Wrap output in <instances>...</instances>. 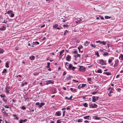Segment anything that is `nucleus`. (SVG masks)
Returning a JSON list of instances; mask_svg holds the SVG:
<instances>
[{
	"instance_id": "4",
	"label": "nucleus",
	"mask_w": 123,
	"mask_h": 123,
	"mask_svg": "<svg viewBox=\"0 0 123 123\" xmlns=\"http://www.w3.org/2000/svg\"><path fill=\"white\" fill-rule=\"evenodd\" d=\"M86 68L83 67L82 66H80L79 68V71H84L85 70Z\"/></svg>"
},
{
	"instance_id": "17",
	"label": "nucleus",
	"mask_w": 123,
	"mask_h": 123,
	"mask_svg": "<svg viewBox=\"0 0 123 123\" xmlns=\"http://www.w3.org/2000/svg\"><path fill=\"white\" fill-rule=\"evenodd\" d=\"M104 74H106L107 75H110L111 74V73L110 72H104Z\"/></svg>"
},
{
	"instance_id": "5",
	"label": "nucleus",
	"mask_w": 123,
	"mask_h": 123,
	"mask_svg": "<svg viewBox=\"0 0 123 123\" xmlns=\"http://www.w3.org/2000/svg\"><path fill=\"white\" fill-rule=\"evenodd\" d=\"M86 85V84H80L78 86V88L79 89H80L81 88L85 86Z\"/></svg>"
},
{
	"instance_id": "64",
	"label": "nucleus",
	"mask_w": 123,
	"mask_h": 123,
	"mask_svg": "<svg viewBox=\"0 0 123 123\" xmlns=\"http://www.w3.org/2000/svg\"><path fill=\"white\" fill-rule=\"evenodd\" d=\"M23 122L22 121V119L20 120V121L19 123H23Z\"/></svg>"
},
{
	"instance_id": "13",
	"label": "nucleus",
	"mask_w": 123,
	"mask_h": 123,
	"mask_svg": "<svg viewBox=\"0 0 123 123\" xmlns=\"http://www.w3.org/2000/svg\"><path fill=\"white\" fill-rule=\"evenodd\" d=\"M35 58V57L34 56L32 55L29 57L30 59L31 60H34Z\"/></svg>"
},
{
	"instance_id": "59",
	"label": "nucleus",
	"mask_w": 123,
	"mask_h": 123,
	"mask_svg": "<svg viewBox=\"0 0 123 123\" xmlns=\"http://www.w3.org/2000/svg\"><path fill=\"white\" fill-rule=\"evenodd\" d=\"M7 21H6V22L5 21V20H4V21L3 22H2V23H5L6 24L7 22Z\"/></svg>"
},
{
	"instance_id": "16",
	"label": "nucleus",
	"mask_w": 123,
	"mask_h": 123,
	"mask_svg": "<svg viewBox=\"0 0 123 123\" xmlns=\"http://www.w3.org/2000/svg\"><path fill=\"white\" fill-rule=\"evenodd\" d=\"M5 90H6V92L7 93H8L9 92V90L7 89V87H6L5 88Z\"/></svg>"
},
{
	"instance_id": "25",
	"label": "nucleus",
	"mask_w": 123,
	"mask_h": 123,
	"mask_svg": "<svg viewBox=\"0 0 123 123\" xmlns=\"http://www.w3.org/2000/svg\"><path fill=\"white\" fill-rule=\"evenodd\" d=\"M119 58L120 59L121 58V59L123 60V55L122 54H121V55H120Z\"/></svg>"
},
{
	"instance_id": "62",
	"label": "nucleus",
	"mask_w": 123,
	"mask_h": 123,
	"mask_svg": "<svg viewBox=\"0 0 123 123\" xmlns=\"http://www.w3.org/2000/svg\"><path fill=\"white\" fill-rule=\"evenodd\" d=\"M72 96L71 95L69 98L70 100H72Z\"/></svg>"
},
{
	"instance_id": "24",
	"label": "nucleus",
	"mask_w": 123,
	"mask_h": 123,
	"mask_svg": "<svg viewBox=\"0 0 123 123\" xmlns=\"http://www.w3.org/2000/svg\"><path fill=\"white\" fill-rule=\"evenodd\" d=\"M64 49L62 50V51L60 53V56H61L62 54L64 52Z\"/></svg>"
},
{
	"instance_id": "27",
	"label": "nucleus",
	"mask_w": 123,
	"mask_h": 123,
	"mask_svg": "<svg viewBox=\"0 0 123 123\" xmlns=\"http://www.w3.org/2000/svg\"><path fill=\"white\" fill-rule=\"evenodd\" d=\"M83 105L85 107H88V105L86 103H85L83 104Z\"/></svg>"
},
{
	"instance_id": "12",
	"label": "nucleus",
	"mask_w": 123,
	"mask_h": 123,
	"mask_svg": "<svg viewBox=\"0 0 123 123\" xmlns=\"http://www.w3.org/2000/svg\"><path fill=\"white\" fill-rule=\"evenodd\" d=\"M118 61L117 60L115 61V63L114 65V66L115 67H116L118 65Z\"/></svg>"
},
{
	"instance_id": "10",
	"label": "nucleus",
	"mask_w": 123,
	"mask_h": 123,
	"mask_svg": "<svg viewBox=\"0 0 123 123\" xmlns=\"http://www.w3.org/2000/svg\"><path fill=\"white\" fill-rule=\"evenodd\" d=\"M6 28L4 26H2L0 28V30L1 31H4L6 29Z\"/></svg>"
},
{
	"instance_id": "34",
	"label": "nucleus",
	"mask_w": 123,
	"mask_h": 123,
	"mask_svg": "<svg viewBox=\"0 0 123 123\" xmlns=\"http://www.w3.org/2000/svg\"><path fill=\"white\" fill-rule=\"evenodd\" d=\"M98 92V91H96L95 92H92V94L93 95H94V94H96V93H97Z\"/></svg>"
},
{
	"instance_id": "31",
	"label": "nucleus",
	"mask_w": 123,
	"mask_h": 123,
	"mask_svg": "<svg viewBox=\"0 0 123 123\" xmlns=\"http://www.w3.org/2000/svg\"><path fill=\"white\" fill-rule=\"evenodd\" d=\"M68 31H67V30H66L65 31V32H64V33L63 34V35L64 36H65L66 35V33L67 32L68 33Z\"/></svg>"
},
{
	"instance_id": "36",
	"label": "nucleus",
	"mask_w": 123,
	"mask_h": 123,
	"mask_svg": "<svg viewBox=\"0 0 123 123\" xmlns=\"http://www.w3.org/2000/svg\"><path fill=\"white\" fill-rule=\"evenodd\" d=\"M11 17H13L14 16V14L12 12V13H11Z\"/></svg>"
},
{
	"instance_id": "40",
	"label": "nucleus",
	"mask_w": 123,
	"mask_h": 123,
	"mask_svg": "<svg viewBox=\"0 0 123 123\" xmlns=\"http://www.w3.org/2000/svg\"><path fill=\"white\" fill-rule=\"evenodd\" d=\"M95 119L96 120H99L100 119V118L97 117H94Z\"/></svg>"
},
{
	"instance_id": "56",
	"label": "nucleus",
	"mask_w": 123,
	"mask_h": 123,
	"mask_svg": "<svg viewBox=\"0 0 123 123\" xmlns=\"http://www.w3.org/2000/svg\"><path fill=\"white\" fill-rule=\"evenodd\" d=\"M3 100L4 102H5L6 103L7 100H6L5 99L3 98Z\"/></svg>"
},
{
	"instance_id": "50",
	"label": "nucleus",
	"mask_w": 123,
	"mask_h": 123,
	"mask_svg": "<svg viewBox=\"0 0 123 123\" xmlns=\"http://www.w3.org/2000/svg\"><path fill=\"white\" fill-rule=\"evenodd\" d=\"M91 46L92 47L95 48L96 46L95 45H94L93 44H91Z\"/></svg>"
},
{
	"instance_id": "18",
	"label": "nucleus",
	"mask_w": 123,
	"mask_h": 123,
	"mask_svg": "<svg viewBox=\"0 0 123 123\" xmlns=\"http://www.w3.org/2000/svg\"><path fill=\"white\" fill-rule=\"evenodd\" d=\"M106 43L105 41H102L100 42V44H102L104 45H105L106 44Z\"/></svg>"
},
{
	"instance_id": "29",
	"label": "nucleus",
	"mask_w": 123,
	"mask_h": 123,
	"mask_svg": "<svg viewBox=\"0 0 123 123\" xmlns=\"http://www.w3.org/2000/svg\"><path fill=\"white\" fill-rule=\"evenodd\" d=\"M4 52V51L3 49H0V54L2 53H3Z\"/></svg>"
},
{
	"instance_id": "7",
	"label": "nucleus",
	"mask_w": 123,
	"mask_h": 123,
	"mask_svg": "<svg viewBox=\"0 0 123 123\" xmlns=\"http://www.w3.org/2000/svg\"><path fill=\"white\" fill-rule=\"evenodd\" d=\"M55 115L57 116H60L61 115V112L59 111H58L55 113Z\"/></svg>"
},
{
	"instance_id": "19",
	"label": "nucleus",
	"mask_w": 123,
	"mask_h": 123,
	"mask_svg": "<svg viewBox=\"0 0 123 123\" xmlns=\"http://www.w3.org/2000/svg\"><path fill=\"white\" fill-rule=\"evenodd\" d=\"M89 43V42H88L87 41H86L85 42V43L84 44L85 46H87V45Z\"/></svg>"
},
{
	"instance_id": "42",
	"label": "nucleus",
	"mask_w": 123,
	"mask_h": 123,
	"mask_svg": "<svg viewBox=\"0 0 123 123\" xmlns=\"http://www.w3.org/2000/svg\"><path fill=\"white\" fill-rule=\"evenodd\" d=\"M95 54L96 55H97L98 56H99V55L98 53V51H97L95 52Z\"/></svg>"
},
{
	"instance_id": "28",
	"label": "nucleus",
	"mask_w": 123,
	"mask_h": 123,
	"mask_svg": "<svg viewBox=\"0 0 123 123\" xmlns=\"http://www.w3.org/2000/svg\"><path fill=\"white\" fill-rule=\"evenodd\" d=\"M33 44L35 45L38 44H39V43L38 42H33Z\"/></svg>"
},
{
	"instance_id": "45",
	"label": "nucleus",
	"mask_w": 123,
	"mask_h": 123,
	"mask_svg": "<svg viewBox=\"0 0 123 123\" xmlns=\"http://www.w3.org/2000/svg\"><path fill=\"white\" fill-rule=\"evenodd\" d=\"M91 78H87V81L89 82L90 81H91Z\"/></svg>"
},
{
	"instance_id": "22",
	"label": "nucleus",
	"mask_w": 123,
	"mask_h": 123,
	"mask_svg": "<svg viewBox=\"0 0 123 123\" xmlns=\"http://www.w3.org/2000/svg\"><path fill=\"white\" fill-rule=\"evenodd\" d=\"M12 11L11 10H10V11H8L6 13H5V14H6L7 13V14H11V13H12Z\"/></svg>"
},
{
	"instance_id": "61",
	"label": "nucleus",
	"mask_w": 123,
	"mask_h": 123,
	"mask_svg": "<svg viewBox=\"0 0 123 123\" xmlns=\"http://www.w3.org/2000/svg\"><path fill=\"white\" fill-rule=\"evenodd\" d=\"M66 74V72L65 71L63 73V76H64Z\"/></svg>"
},
{
	"instance_id": "54",
	"label": "nucleus",
	"mask_w": 123,
	"mask_h": 123,
	"mask_svg": "<svg viewBox=\"0 0 123 123\" xmlns=\"http://www.w3.org/2000/svg\"><path fill=\"white\" fill-rule=\"evenodd\" d=\"M73 81H74V82H79V81H78V80L76 81L75 80H73Z\"/></svg>"
},
{
	"instance_id": "38",
	"label": "nucleus",
	"mask_w": 123,
	"mask_h": 123,
	"mask_svg": "<svg viewBox=\"0 0 123 123\" xmlns=\"http://www.w3.org/2000/svg\"><path fill=\"white\" fill-rule=\"evenodd\" d=\"M26 109L25 107L24 106H23L21 108V109L23 110H25Z\"/></svg>"
},
{
	"instance_id": "57",
	"label": "nucleus",
	"mask_w": 123,
	"mask_h": 123,
	"mask_svg": "<svg viewBox=\"0 0 123 123\" xmlns=\"http://www.w3.org/2000/svg\"><path fill=\"white\" fill-rule=\"evenodd\" d=\"M108 90H110V89H111V90H113V88H111V87H109L108 88Z\"/></svg>"
},
{
	"instance_id": "52",
	"label": "nucleus",
	"mask_w": 123,
	"mask_h": 123,
	"mask_svg": "<svg viewBox=\"0 0 123 123\" xmlns=\"http://www.w3.org/2000/svg\"><path fill=\"white\" fill-rule=\"evenodd\" d=\"M36 105H39H39H40V103L39 102H37L35 104Z\"/></svg>"
},
{
	"instance_id": "26",
	"label": "nucleus",
	"mask_w": 123,
	"mask_h": 123,
	"mask_svg": "<svg viewBox=\"0 0 123 123\" xmlns=\"http://www.w3.org/2000/svg\"><path fill=\"white\" fill-rule=\"evenodd\" d=\"M108 53L106 52H105L103 54V55L104 56H106L108 55Z\"/></svg>"
},
{
	"instance_id": "53",
	"label": "nucleus",
	"mask_w": 123,
	"mask_h": 123,
	"mask_svg": "<svg viewBox=\"0 0 123 123\" xmlns=\"http://www.w3.org/2000/svg\"><path fill=\"white\" fill-rule=\"evenodd\" d=\"M0 96L1 98H3L4 96V95L3 94H1L0 95Z\"/></svg>"
},
{
	"instance_id": "41",
	"label": "nucleus",
	"mask_w": 123,
	"mask_h": 123,
	"mask_svg": "<svg viewBox=\"0 0 123 123\" xmlns=\"http://www.w3.org/2000/svg\"><path fill=\"white\" fill-rule=\"evenodd\" d=\"M4 106L5 107V108H9V105H4Z\"/></svg>"
},
{
	"instance_id": "48",
	"label": "nucleus",
	"mask_w": 123,
	"mask_h": 123,
	"mask_svg": "<svg viewBox=\"0 0 123 123\" xmlns=\"http://www.w3.org/2000/svg\"><path fill=\"white\" fill-rule=\"evenodd\" d=\"M63 26L64 27H67L68 26V25L67 24H65L63 25Z\"/></svg>"
},
{
	"instance_id": "37",
	"label": "nucleus",
	"mask_w": 123,
	"mask_h": 123,
	"mask_svg": "<svg viewBox=\"0 0 123 123\" xmlns=\"http://www.w3.org/2000/svg\"><path fill=\"white\" fill-rule=\"evenodd\" d=\"M61 119H58L57 121V123H61Z\"/></svg>"
},
{
	"instance_id": "55",
	"label": "nucleus",
	"mask_w": 123,
	"mask_h": 123,
	"mask_svg": "<svg viewBox=\"0 0 123 123\" xmlns=\"http://www.w3.org/2000/svg\"><path fill=\"white\" fill-rule=\"evenodd\" d=\"M96 43H99L100 44V42H101L100 40H99V41H96Z\"/></svg>"
},
{
	"instance_id": "49",
	"label": "nucleus",
	"mask_w": 123,
	"mask_h": 123,
	"mask_svg": "<svg viewBox=\"0 0 123 123\" xmlns=\"http://www.w3.org/2000/svg\"><path fill=\"white\" fill-rule=\"evenodd\" d=\"M38 73H33V74L34 75H38Z\"/></svg>"
},
{
	"instance_id": "11",
	"label": "nucleus",
	"mask_w": 123,
	"mask_h": 123,
	"mask_svg": "<svg viewBox=\"0 0 123 123\" xmlns=\"http://www.w3.org/2000/svg\"><path fill=\"white\" fill-rule=\"evenodd\" d=\"M96 101L97 100L95 97V96H93L92 98V102H94Z\"/></svg>"
},
{
	"instance_id": "2",
	"label": "nucleus",
	"mask_w": 123,
	"mask_h": 123,
	"mask_svg": "<svg viewBox=\"0 0 123 123\" xmlns=\"http://www.w3.org/2000/svg\"><path fill=\"white\" fill-rule=\"evenodd\" d=\"M97 62L98 63L102 65L106 64L105 62L102 59L98 60L97 61Z\"/></svg>"
},
{
	"instance_id": "8",
	"label": "nucleus",
	"mask_w": 123,
	"mask_h": 123,
	"mask_svg": "<svg viewBox=\"0 0 123 123\" xmlns=\"http://www.w3.org/2000/svg\"><path fill=\"white\" fill-rule=\"evenodd\" d=\"M51 83L52 84H54V82L52 81L51 80H47V81L46 84L47 85H48L49 84H50Z\"/></svg>"
},
{
	"instance_id": "43",
	"label": "nucleus",
	"mask_w": 123,
	"mask_h": 123,
	"mask_svg": "<svg viewBox=\"0 0 123 123\" xmlns=\"http://www.w3.org/2000/svg\"><path fill=\"white\" fill-rule=\"evenodd\" d=\"M3 113H4V114L6 116H7L8 115V113H6V111H4Z\"/></svg>"
},
{
	"instance_id": "47",
	"label": "nucleus",
	"mask_w": 123,
	"mask_h": 123,
	"mask_svg": "<svg viewBox=\"0 0 123 123\" xmlns=\"http://www.w3.org/2000/svg\"><path fill=\"white\" fill-rule=\"evenodd\" d=\"M65 99H67V100H70V99L69 98H68L67 96L65 97Z\"/></svg>"
},
{
	"instance_id": "1",
	"label": "nucleus",
	"mask_w": 123,
	"mask_h": 123,
	"mask_svg": "<svg viewBox=\"0 0 123 123\" xmlns=\"http://www.w3.org/2000/svg\"><path fill=\"white\" fill-rule=\"evenodd\" d=\"M89 105L90 108H96L98 105L95 104H93L92 102H91L89 104Z\"/></svg>"
},
{
	"instance_id": "44",
	"label": "nucleus",
	"mask_w": 123,
	"mask_h": 123,
	"mask_svg": "<svg viewBox=\"0 0 123 123\" xmlns=\"http://www.w3.org/2000/svg\"><path fill=\"white\" fill-rule=\"evenodd\" d=\"M27 121V120L25 119L24 120H23L22 119V121H23V123H25V122H26Z\"/></svg>"
},
{
	"instance_id": "33",
	"label": "nucleus",
	"mask_w": 123,
	"mask_h": 123,
	"mask_svg": "<svg viewBox=\"0 0 123 123\" xmlns=\"http://www.w3.org/2000/svg\"><path fill=\"white\" fill-rule=\"evenodd\" d=\"M97 72L98 73H102V72L101 71V69H98L97 71Z\"/></svg>"
},
{
	"instance_id": "35",
	"label": "nucleus",
	"mask_w": 123,
	"mask_h": 123,
	"mask_svg": "<svg viewBox=\"0 0 123 123\" xmlns=\"http://www.w3.org/2000/svg\"><path fill=\"white\" fill-rule=\"evenodd\" d=\"M82 48V45H80L79 46L78 48V49H80L81 48Z\"/></svg>"
},
{
	"instance_id": "39",
	"label": "nucleus",
	"mask_w": 123,
	"mask_h": 123,
	"mask_svg": "<svg viewBox=\"0 0 123 123\" xmlns=\"http://www.w3.org/2000/svg\"><path fill=\"white\" fill-rule=\"evenodd\" d=\"M82 119H79L78 120V122H82Z\"/></svg>"
},
{
	"instance_id": "20",
	"label": "nucleus",
	"mask_w": 123,
	"mask_h": 123,
	"mask_svg": "<svg viewBox=\"0 0 123 123\" xmlns=\"http://www.w3.org/2000/svg\"><path fill=\"white\" fill-rule=\"evenodd\" d=\"M13 117H15V119L17 120H18V117L15 114H13Z\"/></svg>"
},
{
	"instance_id": "14",
	"label": "nucleus",
	"mask_w": 123,
	"mask_h": 123,
	"mask_svg": "<svg viewBox=\"0 0 123 123\" xmlns=\"http://www.w3.org/2000/svg\"><path fill=\"white\" fill-rule=\"evenodd\" d=\"M74 57H75V59L76 60H77V59H76V58L77 57H79L80 58V55L78 54H77L76 55H74Z\"/></svg>"
},
{
	"instance_id": "15",
	"label": "nucleus",
	"mask_w": 123,
	"mask_h": 123,
	"mask_svg": "<svg viewBox=\"0 0 123 123\" xmlns=\"http://www.w3.org/2000/svg\"><path fill=\"white\" fill-rule=\"evenodd\" d=\"M89 117H90V116H85L84 117H83V118L85 119H89Z\"/></svg>"
},
{
	"instance_id": "46",
	"label": "nucleus",
	"mask_w": 123,
	"mask_h": 123,
	"mask_svg": "<svg viewBox=\"0 0 123 123\" xmlns=\"http://www.w3.org/2000/svg\"><path fill=\"white\" fill-rule=\"evenodd\" d=\"M112 62V60L111 59H109L108 61V63H110Z\"/></svg>"
},
{
	"instance_id": "63",
	"label": "nucleus",
	"mask_w": 123,
	"mask_h": 123,
	"mask_svg": "<svg viewBox=\"0 0 123 123\" xmlns=\"http://www.w3.org/2000/svg\"><path fill=\"white\" fill-rule=\"evenodd\" d=\"M84 122L86 123H88L89 122L88 121L85 120L84 121Z\"/></svg>"
},
{
	"instance_id": "58",
	"label": "nucleus",
	"mask_w": 123,
	"mask_h": 123,
	"mask_svg": "<svg viewBox=\"0 0 123 123\" xmlns=\"http://www.w3.org/2000/svg\"><path fill=\"white\" fill-rule=\"evenodd\" d=\"M7 89H11V87L10 86H9L8 87H7Z\"/></svg>"
},
{
	"instance_id": "30",
	"label": "nucleus",
	"mask_w": 123,
	"mask_h": 123,
	"mask_svg": "<svg viewBox=\"0 0 123 123\" xmlns=\"http://www.w3.org/2000/svg\"><path fill=\"white\" fill-rule=\"evenodd\" d=\"M111 18V17L110 16H106L105 17V18L106 19H110Z\"/></svg>"
},
{
	"instance_id": "51",
	"label": "nucleus",
	"mask_w": 123,
	"mask_h": 123,
	"mask_svg": "<svg viewBox=\"0 0 123 123\" xmlns=\"http://www.w3.org/2000/svg\"><path fill=\"white\" fill-rule=\"evenodd\" d=\"M65 111H63V115H62V116H65Z\"/></svg>"
},
{
	"instance_id": "21",
	"label": "nucleus",
	"mask_w": 123,
	"mask_h": 123,
	"mask_svg": "<svg viewBox=\"0 0 123 123\" xmlns=\"http://www.w3.org/2000/svg\"><path fill=\"white\" fill-rule=\"evenodd\" d=\"M9 63V62H7V63H6L5 64L6 67L7 68L9 67V66H8V63Z\"/></svg>"
},
{
	"instance_id": "6",
	"label": "nucleus",
	"mask_w": 123,
	"mask_h": 123,
	"mask_svg": "<svg viewBox=\"0 0 123 123\" xmlns=\"http://www.w3.org/2000/svg\"><path fill=\"white\" fill-rule=\"evenodd\" d=\"M71 58V56L69 55H68L66 57V60L68 61H70Z\"/></svg>"
},
{
	"instance_id": "32",
	"label": "nucleus",
	"mask_w": 123,
	"mask_h": 123,
	"mask_svg": "<svg viewBox=\"0 0 123 123\" xmlns=\"http://www.w3.org/2000/svg\"><path fill=\"white\" fill-rule=\"evenodd\" d=\"M72 65L71 64H70L69 65L68 68L69 69H71L72 68Z\"/></svg>"
},
{
	"instance_id": "23",
	"label": "nucleus",
	"mask_w": 123,
	"mask_h": 123,
	"mask_svg": "<svg viewBox=\"0 0 123 123\" xmlns=\"http://www.w3.org/2000/svg\"><path fill=\"white\" fill-rule=\"evenodd\" d=\"M7 71V70L5 69H4L3 71L2 72V73L3 74H4L5 73H6Z\"/></svg>"
},
{
	"instance_id": "9",
	"label": "nucleus",
	"mask_w": 123,
	"mask_h": 123,
	"mask_svg": "<svg viewBox=\"0 0 123 123\" xmlns=\"http://www.w3.org/2000/svg\"><path fill=\"white\" fill-rule=\"evenodd\" d=\"M45 104V103H41L39 105V108H40L41 107L43 106Z\"/></svg>"
},
{
	"instance_id": "60",
	"label": "nucleus",
	"mask_w": 123,
	"mask_h": 123,
	"mask_svg": "<svg viewBox=\"0 0 123 123\" xmlns=\"http://www.w3.org/2000/svg\"><path fill=\"white\" fill-rule=\"evenodd\" d=\"M75 68V67L73 66V67H72V70H74Z\"/></svg>"
},
{
	"instance_id": "3",
	"label": "nucleus",
	"mask_w": 123,
	"mask_h": 123,
	"mask_svg": "<svg viewBox=\"0 0 123 123\" xmlns=\"http://www.w3.org/2000/svg\"><path fill=\"white\" fill-rule=\"evenodd\" d=\"M58 25L57 24H56L54 25L53 26V27L55 28L56 29L59 30L60 28V27H61L60 26H59V27H58Z\"/></svg>"
}]
</instances>
